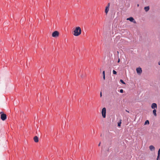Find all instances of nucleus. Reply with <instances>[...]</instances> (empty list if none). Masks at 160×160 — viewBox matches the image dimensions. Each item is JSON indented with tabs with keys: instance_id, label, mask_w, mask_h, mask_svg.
Segmentation results:
<instances>
[{
	"instance_id": "23",
	"label": "nucleus",
	"mask_w": 160,
	"mask_h": 160,
	"mask_svg": "<svg viewBox=\"0 0 160 160\" xmlns=\"http://www.w3.org/2000/svg\"><path fill=\"white\" fill-rule=\"evenodd\" d=\"M2 113H4L3 112H0V114H1V115L2 114Z\"/></svg>"
},
{
	"instance_id": "10",
	"label": "nucleus",
	"mask_w": 160,
	"mask_h": 160,
	"mask_svg": "<svg viewBox=\"0 0 160 160\" xmlns=\"http://www.w3.org/2000/svg\"><path fill=\"white\" fill-rule=\"evenodd\" d=\"M34 140L35 142H38V138L37 136H35L34 138Z\"/></svg>"
},
{
	"instance_id": "7",
	"label": "nucleus",
	"mask_w": 160,
	"mask_h": 160,
	"mask_svg": "<svg viewBox=\"0 0 160 160\" xmlns=\"http://www.w3.org/2000/svg\"><path fill=\"white\" fill-rule=\"evenodd\" d=\"M151 108L153 109H155L157 108V105L156 103H153L151 105Z\"/></svg>"
},
{
	"instance_id": "22",
	"label": "nucleus",
	"mask_w": 160,
	"mask_h": 160,
	"mask_svg": "<svg viewBox=\"0 0 160 160\" xmlns=\"http://www.w3.org/2000/svg\"><path fill=\"white\" fill-rule=\"evenodd\" d=\"M103 80H105V76H103Z\"/></svg>"
},
{
	"instance_id": "5",
	"label": "nucleus",
	"mask_w": 160,
	"mask_h": 160,
	"mask_svg": "<svg viewBox=\"0 0 160 160\" xmlns=\"http://www.w3.org/2000/svg\"><path fill=\"white\" fill-rule=\"evenodd\" d=\"M127 20H129L130 21L134 23H136V21L134 20L133 18L132 17H130L129 18H127Z\"/></svg>"
},
{
	"instance_id": "18",
	"label": "nucleus",
	"mask_w": 160,
	"mask_h": 160,
	"mask_svg": "<svg viewBox=\"0 0 160 160\" xmlns=\"http://www.w3.org/2000/svg\"><path fill=\"white\" fill-rule=\"evenodd\" d=\"M110 5V3H108V5H107V6L106 7H108V8H109Z\"/></svg>"
},
{
	"instance_id": "17",
	"label": "nucleus",
	"mask_w": 160,
	"mask_h": 160,
	"mask_svg": "<svg viewBox=\"0 0 160 160\" xmlns=\"http://www.w3.org/2000/svg\"><path fill=\"white\" fill-rule=\"evenodd\" d=\"M120 92H121V93H123V90L122 89H120Z\"/></svg>"
},
{
	"instance_id": "28",
	"label": "nucleus",
	"mask_w": 160,
	"mask_h": 160,
	"mask_svg": "<svg viewBox=\"0 0 160 160\" xmlns=\"http://www.w3.org/2000/svg\"><path fill=\"white\" fill-rule=\"evenodd\" d=\"M126 111L128 112H129L127 111V110H126Z\"/></svg>"
},
{
	"instance_id": "13",
	"label": "nucleus",
	"mask_w": 160,
	"mask_h": 160,
	"mask_svg": "<svg viewBox=\"0 0 160 160\" xmlns=\"http://www.w3.org/2000/svg\"><path fill=\"white\" fill-rule=\"evenodd\" d=\"M153 113L155 116H157L156 110L155 109H154V110H153Z\"/></svg>"
},
{
	"instance_id": "19",
	"label": "nucleus",
	"mask_w": 160,
	"mask_h": 160,
	"mask_svg": "<svg viewBox=\"0 0 160 160\" xmlns=\"http://www.w3.org/2000/svg\"><path fill=\"white\" fill-rule=\"evenodd\" d=\"M110 5V3H108V5H107V6L106 7H108V8H109Z\"/></svg>"
},
{
	"instance_id": "27",
	"label": "nucleus",
	"mask_w": 160,
	"mask_h": 160,
	"mask_svg": "<svg viewBox=\"0 0 160 160\" xmlns=\"http://www.w3.org/2000/svg\"><path fill=\"white\" fill-rule=\"evenodd\" d=\"M158 64L159 65H160V62H158Z\"/></svg>"
},
{
	"instance_id": "2",
	"label": "nucleus",
	"mask_w": 160,
	"mask_h": 160,
	"mask_svg": "<svg viewBox=\"0 0 160 160\" xmlns=\"http://www.w3.org/2000/svg\"><path fill=\"white\" fill-rule=\"evenodd\" d=\"M106 108H103L102 111V117L104 118L106 117Z\"/></svg>"
},
{
	"instance_id": "14",
	"label": "nucleus",
	"mask_w": 160,
	"mask_h": 160,
	"mask_svg": "<svg viewBox=\"0 0 160 160\" xmlns=\"http://www.w3.org/2000/svg\"><path fill=\"white\" fill-rule=\"evenodd\" d=\"M149 122L148 120H147L145 122V123H144V125H146V124H149Z\"/></svg>"
},
{
	"instance_id": "30",
	"label": "nucleus",
	"mask_w": 160,
	"mask_h": 160,
	"mask_svg": "<svg viewBox=\"0 0 160 160\" xmlns=\"http://www.w3.org/2000/svg\"><path fill=\"white\" fill-rule=\"evenodd\" d=\"M71 160V159H70V160Z\"/></svg>"
},
{
	"instance_id": "4",
	"label": "nucleus",
	"mask_w": 160,
	"mask_h": 160,
	"mask_svg": "<svg viewBox=\"0 0 160 160\" xmlns=\"http://www.w3.org/2000/svg\"><path fill=\"white\" fill-rule=\"evenodd\" d=\"M1 118L2 121L5 120L7 118V115L4 113L2 114L1 115Z\"/></svg>"
},
{
	"instance_id": "16",
	"label": "nucleus",
	"mask_w": 160,
	"mask_h": 160,
	"mask_svg": "<svg viewBox=\"0 0 160 160\" xmlns=\"http://www.w3.org/2000/svg\"><path fill=\"white\" fill-rule=\"evenodd\" d=\"M113 74H117V72H116L115 71V70H113Z\"/></svg>"
},
{
	"instance_id": "6",
	"label": "nucleus",
	"mask_w": 160,
	"mask_h": 160,
	"mask_svg": "<svg viewBox=\"0 0 160 160\" xmlns=\"http://www.w3.org/2000/svg\"><path fill=\"white\" fill-rule=\"evenodd\" d=\"M136 71L138 74H140L142 72V70L141 68H138L136 69Z\"/></svg>"
},
{
	"instance_id": "8",
	"label": "nucleus",
	"mask_w": 160,
	"mask_h": 160,
	"mask_svg": "<svg viewBox=\"0 0 160 160\" xmlns=\"http://www.w3.org/2000/svg\"><path fill=\"white\" fill-rule=\"evenodd\" d=\"M149 148L151 151H154L155 148L153 145H150L149 146Z\"/></svg>"
},
{
	"instance_id": "15",
	"label": "nucleus",
	"mask_w": 160,
	"mask_h": 160,
	"mask_svg": "<svg viewBox=\"0 0 160 160\" xmlns=\"http://www.w3.org/2000/svg\"><path fill=\"white\" fill-rule=\"evenodd\" d=\"M120 82L122 83L123 84H125V82L123 81V80H122V79H121L120 80Z\"/></svg>"
},
{
	"instance_id": "11",
	"label": "nucleus",
	"mask_w": 160,
	"mask_h": 160,
	"mask_svg": "<svg viewBox=\"0 0 160 160\" xmlns=\"http://www.w3.org/2000/svg\"><path fill=\"white\" fill-rule=\"evenodd\" d=\"M144 9L146 12L148 11L149 9V6H147V7H145L144 8Z\"/></svg>"
},
{
	"instance_id": "9",
	"label": "nucleus",
	"mask_w": 160,
	"mask_h": 160,
	"mask_svg": "<svg viewBox=\"0 0 160 160\" xmlns=\"http://www.w3.org/2000/svg\"><path fill=\"white\" fill-rule=\"evenodd\" d=\"M157 160H160V149H159L158 152V156Z\"/></svg>"
},
{
	"instance_id": "21",
	"label": "nucleus",
	"mask_w": 160,
	"mask_h": 160,
	"mask_svg": "<svg viewBox=\"0 0 160 160\" xmlns=\"http://www.w3.org/2000/svg\"><path fill=\"white\" fill-rule=\"evenodd\" d=\"M102 74H103V76H105V71H103V72H102Z\"/></svg>"
},
{
	"instance_id": "1",
	"label": "nucleus",
	"mask_w": 160,
	"mask_h": 160,
	"mask_svg": "<svg viewBox=\"0 0 160 160\" xmlns=\"http://www.w3.org/2000/svg\"><path fill=\"white\" fill-rule=\"evenodd\" d=\"M81 32L82 30L79 27H77L73 31V34L75 36H78L81 34Z\"/></svg>"
},
{
	"instance_id": "25",
	"label": "nucleus",
	"mask_w": 160,
	"mask_h": 160,
	"mask_svg": "<svg viewBox=\"0 0 160 160\" xmlns=\"http://www.w3.org/2000/svg\"><path fill=\"white\" fill-rule=\"evenodd\" d=\"M119 62H120V59H119L118 60V63H119Z\"/></svg>"
},
{
	"instance_id": "29",
	"label": "nucleus",
	"mask_w": 160,
	"mask_h": 160,
	"mask_svg": "<svg viewBox=\"0 0 160 160\" xmlns=\"http://www.w3.org/2000/svg\"><path fill=\"white\" fill-rule=\"evenodd\" d=\"M139 5L138 4L137 5V6H138V7L139 6Z\"/></svg>"
},
{
	"instance_id": "20",
	"label": "nucleus",
	"mask_w": 160,
	"mask_h": 160,
	"mask_svg": "<svg viewBox=\"0 0 160 160\" xmlns=\"http://www.w3.org/2000/svg\"><path fill=\"white\" fill-rule=\"evenodd\" d=\"M121 123V122H120L119 123H118V127H120V126Z\"/></svg>"
},
{
	"instance_id": "12",
	"label": "nucleus",
	"mask_w": 160,
	"mask_h": 160,
	"mask_svg": "<svg viewBox=\"0 0 160 160\" xmlns=\"http://www.w3.org/2000/svg\"><path fill=\"white\" fill-rule=\"evenodd\" d=\"M109 8H108V7H106L105 10V12L106 13V14L108 13V12L109 11Z\"/></svg>"
},
{
	"instance_id": "24",
	"label": "nucleus",
	"mask_w": 160,
	"mask_h": 160,
	"mask_svg": "<svg viewBox=\"0 0 160 160\" xmlns=\"http://www.w3.org/2000/svg\"><path fill=\"white\" fill-rule=\"evenodd\" d=\"M100 97H101L102 96V94L101 92V93H100Z\"/></svg>"
},
{
	"instance_id": "26",
	"label": "nucleus",
	"mask_w": 160,
	"mask_h": 160,
	"mask_svg": "<svg viewBox=\"0 0 160 160\" xmlns=\"http://www.w3.org/2000/svg\"><path fill=\"white\" fill-rule=\"evenodd\" d=\"M101 144V142H100L98 144V146H100Z\"/></svg>"
},
{
	"instance_id": "3",
	"label": "nucleus",
	"mask_w": 160,
	"mask_h": 160,
	"mask_svg": "<svg viewBox=\"0 0 160 160\" xmlns=\"http://www.w3.org/2000/svg\"><path fill=\"white\" fill-rule=\"evenodd\" d=\"M59 33L58 31L54 32L52 34V36L53 37H57L59 36Z\"/></svg>"
}]
</instances>
